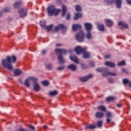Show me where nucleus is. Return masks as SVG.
Masks as SVG:
<instances>
[{"label":"nucleus","mask_w":131,"mask_h":131,"mask_svg":"<svg viewBox=\"0 0 131 131\" xmlns=\"http://www.w3.org/2000/svg\"><path fill=\"white\" fill-rule=\"evenodd\" d=\"M16 58L14 56H7L6 58L2 59V64L4 68H6L8 70H13L14 68L11 63L16 62Z\"/></svg>","instance_id":"1"},{"label":"nucleus","mask_w":131,"mask_h":131,"mask_svg":"<svg viewBox=\"0 0 131 131\" xmlns=\"http://www.w3.org/2000/svg\"><path fill=\"white\" fill-rule=\"evenodd\" d=\"M75 52H76L77 55H79V54H83V58L84 59H88V58H90V56L91 53L86 51V50L81 47L78 46L75 48Z\"/></svg>","instance_id":"2"},{"label":"nucleus","mask_w":131,"mask_h":131,"mask_svg":"<svg viewBox=\"0 0 131 131\" xmlns=\"http://www.w3.org/2000/svg\"><path fill=\"white\" fill-rule=\"evenodd\" d=\"M55 53L58 55V59L60 62L59 64H64L65 60L63 58L62 55H65L67 53V51L64 49H57L55 50Z\"/></svg>","instance_id":"3"},{"label":"nucleus","mask_w":131,"mask_h":131,"mask_svg":"<svg viewBox=\"0 0 131 131\" xmlns=\"http://www.w3.org/2000/svg\"><path fill=\"white\" fill-rule=\"evenodd\" d=\"M98 72H103L102 76H107V75H111L112 76H116V74L111 72H108L109 70L106 68H100L96 69Z\"/></svg>","instance_id":"4"},{"label":"nucleus","mask_w":131,"mask_h":131,"mask_svg":"<svg viewBox=\"0 0 131 131\" xmlns=\"http://www.w3.org/2000/svg\"><path fill=\"white\" fill-rule=\"evenodd\" d=\"M48 13L49 16H53V15L56 16L60 13V10L56 9L54 6H50L48 7Z\"/></svg>","instance_id":"5"},{"label":"nucleus","mask_w":131,"mask_h":131,"mask_svg":"<svg viewBox=\"0 0 131 131\" xmlns=\"http://www.w3.org/2000/svg\"><path fill=\"white\" fill-rule=\"evenodd\" d=\"M83 38H84V33L82 31H80L76 35V39H77L79 42H82V41H83Z\"/></svg>","instance_id":"6"},{"label":"nucleus","mask_w":131,"mask_h":131,"mask_svg":"<svg viewBox=\"0 0 131 131\" xmlns=\"http://www.w3.org/2000/svg\"><path fill=\"white\" fill-rule=\"evenodd\" d=\"M37 81V79L35 77H30L28 78H27L25 80L24 84L26 86H27V88H29L30 86V81Z\"/></svg>","instance_id":"7"},{"label":"nucleus","mask_w":131,"mask_h":131,"mask_svg":"<svg viewBox=\"0 0 131 131\" xmlns=\"http://www.w3.org/2000/svg\"><path fill=\"white\" fill-rule=\"evenodd\" d=\"M18 13L20 15V16L21 17L27 16V8L26 7L20 8L18 11Z\"/></svg>","instance_id":"8"},{"label":"nucleus","mask_w":131,"mask_h":131,"mask_svg":"<svg viewBox=\"0 0 131 131\" xmlns=\"http://www.w3.org/2000/svg\"><path fill=\"white\" fill-rule=\"evenodd\" d=\"M33 88H34V90L36 91V92H39V90L40 89V86H39V84H38V83H37L36 81H33Z\"/></svg>","instance_id":"9"},{"label":"nucleus","mask_w":131,"mask_h":131,"mask_svg":"<svg viewBox=\"0 0 131 131\" xmlns=\"http://www.w3.org/2000/svg\"><path fill=\"white\" fill-rule=\"evenodd\" d=\"M93 77V75L92 74H90L86 76L85 77H82L81 78H80V80H81V81H87V80H89V78H92Z\"/></svg>","instance_id":"10"},{"label":"nucleus","mask_w":131,"mask_h":131,"mask_svg":"<svg viewBox=\"0 0 131 131\" xmlns=\"http://www.w3.org/2000/svg\"><path fill=\"white\" fill-rule=\"evenodd\" d=\"M84 26H85L86 31H91L92 30L93 25H92L91 24L85 23Z\"/></svg>","instance_id":"11"},{"label":"nucleus","mask_w":131,"mask_h":131,"mask_svg":"<svg viewBox=\"0 0 131 131\" xmlns=\"http://www.w3.org/2000/svg\"><path fill=\"white\" fill-rule=\"evenodd\" d=\"M73 31H76L78 29H81V26L80 25L74 24L72 27Z\"/></svg>","instance_id":"12"},{"label":"nucleus","mask_w":131,"mask_h":131,"mask_svg":"<svg viewBox=\"0 0 131 131\" xmlns=\"http://www.w3.org/2000/svg\"><path fill=\"white\" fill-rule=\"evenodd\" d=\"M67 68L68 69H70V70H71L72 71H76V69H77V67L73 64H71L67 67Z\"/></svg>","instance_id":"13"},{"label":"nucleus","mask_w":131,"mask_h":131,"mask_svg":"<svg viewBox=\"0 0 131 131\" xmlns=\"http://www.w3.org/2000/svg\"><path fill=\"white\" fill-rule=\"evenodd\" d=\"M105 23H106L107 26H108V27H111V26H112V25H113V21L111 19H105Z\"/></svg>","instance_id":"14"},{"label":"nucleus","mask_w":131,"mask_h":131,"mask_svg":"<svg viewBox=\"0 0 131 131\" xmlns=\"http://www.w3.org/2000/svg\"><path fill=\"white\" fill-rule=\"evenodd\" d=\"M66 28L65 26L63 25L59 24L55 28V31H59L61 29H64Z\"/></svg>","instance_id":"15"},{"label":"nucleus","mask_w":131,"mask_h":131,"mask_svg":"<svg viewBox=\"0 0 131 131\" xmlns=\"http://www.w3.org/2000/svg\"><path fill=\"white\" fill-rule=\"evenodd\" d=\"M112 114L109 112H106V122L107 123H110V122L111 121V119H110L111 116H112Z\"/></svg>","instance_id":"16"},{"label":"nucleus","mask_w":131,"mask_h":131,"mask_svg":"<svg viewBox=\"0 0 131 131\" xmlns=\"http://www.w3.org/2000/svg\"><path fill=\"white\" fill-rule=\"evenodd\" d=\"M70 58L72 61H73V62H74L76 64H78V59L75 55H71L70 57Z\"/></svg>","instance_id":"17"},{"label":"nucleus","mask_w":131,"mask_h":131,"mask_svg":"<svg viewBox=\"0 0 131 131\" xmlns=\"http://www.w3.org/2000/svg\"><path fill=\"white\" fill-rule=\"evenodd\" d=\"M105 65L106 66H108V67H111L113 68V67H115V64L112 62L110 61H106L105 62Z\"/></svg>","instance_id":"18"},{"label":"nucleus","mask_w":131,"mask_h":131,"mask_svg":"<svg viewBox=\"0 0 131 131\" xmlns=\"http://www.w3.org/2000/svg\"><path fill=\"white\" fill-rule=\"evenodd\" d=\"M115 5L118 9L121 8V0H115Z\"/></svg>","instance_id":"19"},{"label":"nucleus","mask_w":131,"mask_h":131,"mask_svg":"<svg viewBox=\"0 0 131 131\" xmlns=\"http://www.w3.org/2000/svg\"><path fill=\"white\" fill-rule=\"evenodd\" d=\"M96 126L94 124H88L85 127V129H93L94 128H96Z\"/></svg>","instance_id":"20"},{"label":"nucleus","mask_w":131,"mask_h":131,"mask_svg":"<svg viewBox=\"0 0 131 131\" xmlns=\"http://www.w3.org/2000/svg\"><path fill=\"white\" fill-rule=\"evenodd\" d=\"M118 25L119 26H121V27H123L124 28H127L128 27L127 24L122 21H119L118 23Z\"/></svg>","instance_id":"21"},{"label":"nucleus","mask_w":131,"mask_h":131,"mask_svg":"<svg viewBox=\"0 0 131 131\" xmlns=\"http://www.w3.org/2000/svg\"><path fill=\"white\" fill-rule=\"evenodd\" d=\"M95 116L97 118H102V117L104 116V113L100 112H97L95 114Z\"/></svg>","instance_id":"22"},{"label":"nucleus","mask_w":131,"mask_h":131,"mask_svg":"<svg viewBox=\"0 0 131 131\" xmlns=\"http://www.w3.org/2000/svg\"><path fill=\"white\" fill-rule=\"evenodd\" d=\"M62 16L64 17L65 14H66V11H67V8L65 5L62 6Z\"/></svg>","instance_id":"23"},{"label":"nucleus","mask_w":131,"mask_h":131,"mask_svg":"<svg viewBox=\"0 0 131 131\" xmlns=\"http://www.w3.org/2000/svg\"><path fill=\"white\" fill-rule=\"evenodd\" d=\"M49 95L50 97H55V96H57V95H58V91L56 90L51 91L49 93Z\"/></svg>","instance_id":"24"},{"label":"nucleus","mask_w":131,"mask_h":131,"mask_svg":"<svg viewBox=\"0 0 131 131\" xmlns=\"http://www.w3.org/2000/svg\"><path fill=\"white\" fill-rule=\"evenodd\" d=\"M21 73H22V71L19 69H16L14 71V74H15V75H20Z\"/></svg>","instance_id":"25"},{"label":"nucleus","mask_w":131,"mask_h":131,"mask_svg":"<svg viewBox=\"0 0 131 131\" xmlns=\"http://www.w3.org/2000/svg\"><path fill=\"white\" fill-rule=\"evenodd\" d=\"M82 14L81 13H76L75 14V16L74 17V20H77L78 18H80V17H82Z\"/></svg>","instance_id":"26"},{"label":"nucleus","mask_w":131,"mask_h":131,"mask_svg":"<svg viewBox=\"0 0 131 131\" xmlns=\"http://www.w3.org/2000/svg\"><path fill=\"white\" fill-rule=\"evenodd\" d=\"M98 28L100 31H104L105 28L104 27V25L101 24L98 25Z\"/></svg>","instance_id":"27"},{"label":"nucleus","mask_w":131,"mask_h":131,"mask_svg":"<svg viewBox=\"0 0 131 131\" xmlns=\"http://www.w3.org/2000/svg\"><path fill=\"white\" fill-rule=\"evenodd\" d=\"M21 4H22V3L20 1L16 2L14 5V8H15V9H17V8H19Z\"/></svg>","instance_id":"28"},{"label":"nucleus","mask_w":131,"mask_h":131,"mask_svg":"<svg viewBox=\"0 0 131 131\" xmlns=\"http://www.w3.org/2000/svg\"><path fill=\"white\" fill-rule=\"evenodd\" d=\"M85 36L88 39H91V38H92V33H91V31H87Z\"/></svg>","instance_id":"29"},{"label":"nucleus","mask_w":131,"mask_h":131,"mask_svg":"<svg viewBox=\"0 0 131 131\" xmlns=\"http://www.w3.org/2000/svg\"><path fill=\"white\" fill-rule=\"evenodd\" d=\"M97 109L98 110H100V111H103V112L106 111V107H105V106L102 105H100L98 106Z\"/></svg>","instance_id":"30"},{"label":"nucleus","mask_w":131,"mask_h":131,"mask_svg":"<svg viewBox=\"0 0 131 131\" xmlns=\"http://www.w3.org/2000/svg\"><path fill=\"white\" fill-rule=\"evenodd\" d=\"M115 99V97L113 96L107 97L106 99L107 102H110V101H114Z\"/></svg>","instance_id":"31"},{"label":"nucleus","mask_w":131,"mask_h":131,"mask_svg":"<svg viewBox=\"0 0 131 131\" xmlns=\"http://www.w3.org/2000/svg\"><path fill=\"white\" fill-rule=\"evenodd\" d=\"M46 68H47V69H48L49 70L52 69V68H53V66H52V64H51V63H47L45 65Z\"/></svg>","instance_id":"32"},{"label":"nucleus","mask_w":131,"mask_h":131,"mask_svg":"<svg viewBox=\"0 0 131 131\" xmlns=\"http://www.w3.org/2000/svg\"><path fill=\"white\" fill-rule=\"evenodd\" d=\"M114 3V0H105V3L106 5H109Z\"/></svg>","instance_id":"33"},{"label":"nucleus","mask_w":131,"mask_h":131,"mask_svg":"<svg viewBox=\"0 0 131 131\" xmlns=\"http://www.w3.org/2000/svg\"><path fill=\"white\" fill-rule=\"evenodd\" d=\"M97 124L98 127H102V124H103V121L99 120L97 121Z\"/></svg>","instance_id":"34"},{"label":"nucleus","mask_w":131,"mask_h":131,"mask_svg":"<svg viewBox=\"0 0 131 131\" xmlns=\"http://www.w3.org/2000/svg\"><path fill=\"white\" fill-rule=\"evenodd\" d=\"M117 65L118 66H124V65H125V61L122 60V61L118 62Z\"/></svg>","instance_id":"35"},{"label":"nucleus","mask_w":131,"mask_h":131,"mask_svg":"<svg viewBox=\"0 0 131 131\" xmlns=\"http://www.w3.org/2000/svg\"><path fill=\"white\" fill-rule=\"evenodd\" d=\"M47 31H50V30H52V28H53V25H50L46 27V28Z\"/></svg>","instance_id":"36"},{"label":"nucleus","mask_w":131,"mask_h":131,"mask_svg":"<svg viewBox=\"0 0 131 131\" xmlns=\"http://www.w3.org/2000/svg\"><path fill=\"white\" fill-rule=\"evenodd\" d=\"M75 9H76V11H77V12H79L81 11V7H80V6L76 5L75 6Z\"/></svg>","instance_id":"37"},{"label":"nucleus","mask_w":131,"mask_h":131,"mask_svg":"<svg viewBox=\"0 0 131 131\" xmlns=\"http://www.w3.org/2000/svg\"><path fill=\"white\" fill-rule=\"evenodd\" d=\"M42 84L43 85H45V86H47V85L49 84V81L45 80L41 82Z\"/></svg>","instance_id":"38"},{"label":"nucleus","mask_w":131,"mask_h":131,"mask_svg":"<svg viewBox=\"0 0 131 131\" xmlns=\"http://www.w3.org/2000/svg\"><path fill=\"white\" fill-rule=\"evenodd\" d=\"M123 83L124 84H127V83L128 84L129 83V80H128L127 79H123Z\"/></svg>","instance_id":"39"},{"label":"nucleus","mask_w":131,"mask_h":131,"mask_svg":"<svg viewBox=\"0 0 131 131\" xmlns=\"http://www.w3.org/2000/svg\"><path fill=\"white\" fill-rule=\"evenodd\" d=\"M40 25L43 28H46V23L45 22L40 21Z\"/></svg>","instance_id":"40"},{"label":"nucleus","mask_w":131,"mask_h":131,"mask_svg":"<svg viewBox=\"0 0 131 131\" xmlns=\"http://www.w3.org/2000/svg\"><path fill=\"white\" fill-rule=\"evenodd\" d=\"M64 68H65V66H63L61 67H59L57 68V70L60 71V70H64Z\"/></svg>","instance_id":"41"},{"label":"nucleus","mask_w":131,"mask_h":131,"mask_svg":"<svg viewBox=\"0 0 131 131\" xmlns=\"http://www.w3.org/2000/svg\"><path fill=\"white\" fill-rule=\"evenodd\" d=\"M81 66L82 69H85L86 68H88V66L85 65V64L84 63L81 64Z\"/></svg>","instance_id":"42"},{"label":"nucleus","mask_w":131,"mask_h":131,"mask_svg":"<svg viewBox=\"0 0 131 131\" xmlns=\"http://www.w3.org/2000/svg\"><path fill=\"white\" fill-rule=\"evenodd\" d=\"M11 11V9L10 8H6L4 9V12L6 13H8Z\"/></svg>","instance_id":"43"},{"label":"nucleus","mask_w":131,"mask_h":131,"mask_svg":"<svg viewBox=\"0 0 131 131\" xmlns=\"http://www.w3.org/2000/svg\"><path fill=\"white\" fill-rule=\"evenodd\" d=\"M90 66H91V67H94L95 66V63H94L93 61H91L90 62Z\"/></svg>","instance_id":"44"},{"label":"nucleus","mask_w":131,"mask_h":131,"mask_svg":"<svg viewBox=\"0 0 131 131\" xmlns=\"http://www.w3.org/2000/svg\"><path fill=\"white\" fill-rule=\"evenodd\" d=\"M108 81H109V82H110L111 83H113V82H114V80L113 79H112V78H110V79H108Z\"/></svg>","instance_id":"45"},{"label":"nucleus","mask_w":131,"mask_h":131,"mask_svg":"<svg viewBox=\"0 0 131 131\" xmlns=\"http://www.w3.org/2000/svg\"><path fill=\"white\" fill-rule=\"evenodd\" d=\"M105 59H109L110 58V55H106L104 56Z\"/></svg>","instance_id":"46"},{"label":"nucleus","mask_w":131,"mask_h":131,"mask_svg":"<svg viewBox=\"0 0 131 131\" xmlns=\"http://www.w3.org/2000/svg\"><path fill=\"white\" fill-rule=\"evenodd\" d=\"M69 19H70V14H68L67 15V20H69Z\"/></svg>","instance_id":"47"},{"label":"nucleus","mask_w":131,"mask_h":131,"mask_svg":"<svg viewBox=\"0 0 131 131\" xmlns=\"http://www.w3.org/2000/svg\"><path fill=\"white\" fill-rule=\"evenodd\" d=\"M116 106H117V107H118V108H121V107H122V105L121 104H116Z\"/></svg>","instance_id":"48"},{"label":"nucleus","mask_w":131,"mask_h":131,"mask_svg":"<svg viewBox=\"0 0 131 131\" xmlns=\"http://www.w3.org/2000/svg\"><path fill=\"white\" fill-rule=\"evenodd\" d=\"M29 127L31 128V129H33V130H34L35 129L34 126H33L32 125H30Z\"/></svg>","instance_id":"49"},{"label":"nucleus","mask_w":131,"mask_h":131,"mask_svg":"<svg viewBox=\"0 0 131 131\" xmlns=\"http://www.w3.org/2000/svg\"><path fill=\"white\" fill-rule=\"evenodd\" d=\"M18 131H27L26 130V129L23 128H20Z\"/></svg>","instance_id":"50"},{"label":"nucleus","mask_w":131,"mask_h":131,"mask_svg":"<svg viewBox=\"0 0 131 131\" xmlns=\"http://www.w3.org/2000/svg\"><path fill=\"white\" fill-rule=\"evenodd\" d=\"M126 1L128 5H131V1H129V0H126Z\"/></svg>","instance_id":"51"},{"label":"nucleus","mask_w":131,"mask_h":131,"mask_svg":"<svg viewBox=\"0 0 131 131\" xmlns=\"http://www.w3.org/2000/svg\"><path fill=\"white\" fill-rule=\"evenodd\" d=\"M46 53H47V51L46 50H43L42 51V55H45V54H46Z\"/></svg>","instance_id":"52"},{"label":"nucleus","mask_w":131,"mask_h":131,"mask_svg":"<svg viewBox=\"0 0 131 131\" xmlns=\"http://www.w3.org/2000/svg\"><path fill=\"white\" fill-rule=\"evenodd\" d=\"M122 71H123V72H125V73H127V72L124 69H122Z\"/></svg>","instance_id":"53"},{"label":"nucleus","mask_w":131,"mask_h":131,"mask_svg":"<svg viewBox=\"0 0 131 131\" xmlns=\"http://www.w3.org/2000/svg\"><path fill=\"white\" fill-rule=\"evenodd\" d=\"M56 47H61V46H62V45H61L60 43H57L56 45Z\"/></svg>","instance_id":"54"},{"label":"nucleus","mask_w":131,"mask_h":131,"mask_svg":"<svg viewBox=\"0 0 131 131\" xmlns=\"http://www.w3.org/2000/svg\"><path fill=\"white\" fill-rule=\"evenodd\" d=\"M43 128H44L45 129H47V128H48V126H47L46 125H43Z\"/></svg>","instance_id":"55"},{"label":"nucleus","mask_w":131,"mask_h":131,"mask_svg":"<svg viewBox=\"0 0 131 131\" xmlns=\"http://www.w3.org/2000/svg\"><path fill=\"white\" fill-rule=\"evenodd\" d=\"M129 86L131 87V81H129V84H128Z\"/></svg>","instance_id":"56"},{"label":"nucleus","mask_w":131,"mask_h":131,"mask_svg":"<svg viewBox=\"0 0 131 131\" xmlns=\"http://www.w3.org/2000/svg\"><path fill=\"white\" fill-rule=\"evenodd\" d=\"M116 45H117V46H118V43H117Z\"/></svg>","instance_id":"57"},{"label":"nucleus","mask_w":131,"mask_h":131,"mask_svg":"<svg viewBox=\"0 0 131 131\" xmlns=\"http://www.w3.org/2000/svg\"><path fill=\"white\" fill-rule=\"evenodd\" d=\"M20 83H22V82L21 81H20Z\"/></svg>","instance_id":"58"},{"label":"nucleus","mask_w":131,"mask_h":131,"mask_svg":"<svg viewBox=\"0 0 131 131\" xmlns=\"http://www.w3.org/2000/svg\"><path fill=\"white\" fill-rule=\"evenodd\" d=\"M59 3H61V1H59Z\"/></svg>","instance_id":"59"}]
</instances>
